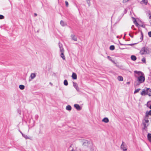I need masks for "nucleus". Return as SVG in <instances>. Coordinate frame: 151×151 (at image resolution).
Here are the masks:
<instances>
[{"instance_id": "obj_1", "label": "nucleus", "mask_w": 151, "mask_h": 151, "mask_svg": "<svg viewBox=\"0 0 151 151\" xmlns=\"http://www.w3.org/2000/svg\"><path fill=\"white\" fill-rule=\"evenodd\" d=\"M134 72V77L136 78L134 85L137 86L144 82L145 80V76L144 73L141 71L135 70Z\"/></svg>"}, {"instance_id": "obj_2", "label": "nucleus", "mask_w": 151, "mask_h": 151, "mask_svg": "<svg viewBox=\"0 0 151 151\" xmlns=\"http://www.w3.org/2000/svg\"><path fill=\"white\" fill-rule=\"evenodd\" d=\"M151 52V49L148 47H144L141 50L140 53L142 55L148 54Z\"/></svg>"}, {"instance_id": "obj_3", "label": "nucleus", "mask_w": 151, "mask_h": 151, "mask_svg": "<svg viewBox=\"0 0 151 151\" xmlns=\"http://www.w3.org/2000/svg\"><path fill=\"white\" fill-rule=\"evenodd\" d=\"M59 46L60 48V50L61 53L60 56L63 60H65V57L64 55V49L63 47V45L59 43Z\"/></svg>"}, {"instance_id": "obj_4", "label": "nucleus", "mask_w": 151, "mask_h": 151, "mask_svg": "<svg viewBox=\"0 0 151 151\" xmlns=\"http://www.w3.org/2000/svg\"><path fill=\"white\" fill-rule=\"evenodd\" d=\"M134 24L137 26H142L143 23L140 19H134L133 21Z\"/></svg>"}, {"instance_id": "obj_5", "label": "nucleus", "mask_w": 151, "mask_h": 151, "mask_svg": "<svg viewBox=\"0 0 151 151\" xmlns=\"http://www.w3.org/2000/svg\"><path fill=\"white\" fill-rule=\"evenodd\" d=\"M121 148L124 151H127V148L125 143L123 142H122V144L121 146Z\"/></svg>"}, {"instance_id": "obj_6", "label": "nucleus", "mask_w": 151, "mask_h": 151, "mask_svg": "<svg viewBox=\"0 0 151 151\" xmlns=\"http://www.w3.org/2000/svg\"><path fill=\"white\" fill-rule=\"evenodd\" d=\"M146 90L147 94L149 96H151V89L150 88H147Z\"/></svg>"}, {"instance_id": "obj_7", "label": "nucleus", "mask_w": 151, "mask_h": 151, "mask_svg": "<svg viewBox=\"0 0 151 151\" xmlns=\"http://www.w3.org/2000/svg\"><path fill=\"white\" fill-rule=\"evenodd\" d=\"M73 86L76 89L77 91H79V89L78 86V85L76 83L73 82Z\"/></svg>"}, {"instance_id": "obj_8", "label": "nucleus", "mask_w": 151, "mask_h": 151, "mask_svg": "<svg viewBox=\"0 0 151 151\" xmlns=\"http://www.w3.org/2000/svg\"><path fill=\"white\" fill-rule=\"evenodd\" d=\"M71 39L74 41H76L77 40V37L73 34H72L71 35Z\"/></svg>"}, {"instance_id": "obj_9", "label": "nucleus", "mask_w": 151, "mask_h": 151, "mask_svg": "<svg viewBox=\"0 0 151 151\" xmlns=\"http://www.w3.org/2000/svg\"><path fill=\"white\" fill-rule=\"evenodd\" d=\"M74 106L78 110H80L81 109V108L78 104H75Z\"/></svg>"}, {"instance_id": "obj_10", "label": "nucleus", "mask_w": 151, "mask_h": 151, "mask_svg": "<svg viewBox=\"0 0 151 151\" xmlns=\"http://www.w3.org/2000/svg\"><path fill=\"white\" fill-rule=\"evenodd\" d=\"M149 115H151V110L149 111H147L145 113V116L146 117H148Z\"/></svg>"}, {"instance_id": "obj_11", "label": "nucleus", "mask_w": 151, "mask_h": 151, "mask_svg": "<svg viewBox=\"0 0 151 151\" xmlns=\"http://www.w3.org/2000/svg\"><path fill=\"white\" fill-rule=\"evenodd\" d=\"M60 24L63 26H64L67 25L66 22H64L63 20H61L60 21Z\"/></svg>"}, {"instance_id": "obj_12", "label": "nucleus", "mask_w": 151, "mask_h": 151, "mask_svg": "<svg viewBox=\"0 0 151 151\" xmlns=\"http://www.w3.org/2000/svg\"><path fill=\"white\" fill-rule=\"evenodd\" d=\"M141 3L144 4L145 5H147L148 3V0H142L141 1Z\"/></svg>"}, {"instance_id": "obj_13", "label": "nucleus", "mask_w": 151, "mask_h": 151, "mask_svg": "<svg viewBox=\"0 0 151 151\" xmlns=\"http://www.w3.org/2000/svg\"><path fill=\"white\" fill-rule=\"evenodd\" d=\"M102 121L105 123H107L109 122V119L105 117L103 119Z\"/></svg>"}, {"instance_id": "obj_14", "label": "nucleus", "mask_w": 151, "mask_h": 151, "mask_svg": "<svg viewBox=\"0 0 151 151\" xmlns=\"http://www.w3.org/2000/svg\"><path fill=\"white\" fill-rule=\"evenodd\" d=\"M141 94L142 96H145L147 94L146 90H143L140 93Z\"/></svg>"}, {"instance_id": "obj_15", "label": "nucleus", "mask_w": 151, "mask_h": 151, "mask_svg": "<svg viewBox=\"0 0 151 151\" xmlns=\"http://www.w3.org/2000/svg\"><path fill=\"white\" fill-rule=\"evenodd\" d=\"M72 77L73 79H76L77 78L76 74L74 73H73L72 76Z\"/></svg>"}, {"instance_id": "obj_16", "label": "nucleus", "mask_w": 151, "mask_h": 151, "mask_svg": "<svg viewBox=\"0 0 151 151\" xmlns=\"http://www.w3.org/2000/svg\"><path fill=\"white\" fill-rule=\"evenodd\" d=\"M147 137L148 140L150 142H151V134L148 133Z\"/></svg>"}, {"instance_id": "obj_17", "label": "nucleus", "mask_w": 151, "mask_h": 151, "mask_svg": "<svg viewBox=\"0 0 151 151\" xmlns=\"http://www.w3.org/2000/svg\"><path fill=\"white\" fill-rule=\"evenodd\" d=\"M143 124L144 126V128L143 129L146 130V128L147 126H148V124H147V123H145V122H144V121L143 122Z\"/></svg>"}, {"instance_id": "obj_18", "label": "nucleus", "mask_w": 151, "mask_h": 151, "mask_svg": "<svg viewBox=\"0 0 151 151\" xmlns=\"http://www.w3.org/2000/svg\"><path fill=\"white\" fill-rule=\"evenodd\" d=\"M71 107L70 106L68 105L67 106L66 108V109L68 111H70L71 109Z\"/></svg>"}, {"instance_id": "obj_19", "label": "nucleus", "mask_w": 151, "mask_h": 151, "mask_svg": "<svg viewBox=\"0 0 151 151\" xmlns=\"http://www.w3.org/2000/svg\"><path fill=\"white\" fill-rule=\"evenodd\" d=\"M131 59L133 61H135L137 59L136 57L135 56L133 55L131 56Z\"/></svg>"}, {"instance_id": "obj_20", "label": "nucleus", "mask_w": 151, "mask_h": 151, "mask_svg": "<svg viewBox=\"0 0 151 151\" xmlns=\"http://www.w3.org/2000/svg\"><path fill=\"white\" fill-rule=\"evenodd\" d=\"M30 77L32 79H33L36 77V75L35 73H32L31 74Z\"/></svg>"}, {"instance_id": "obj_21", "label": "nucleus", "mask_w": 151, "mask_h": 151, "mask_svg": "<svg viewBox=\"0 0 151 151\" xmlns=\"http://www.w3.org/2000/svg\"><path fill=\"white\" fill-rule=\"evenodd\" d=\"M118 80L120 81H122L123 80V78L122 76H118L117 77Z\"/></svg>"}, {"instance_id": "obj_22", "label": "nucleus", "mask_w": 151, "mask_h": 151, "mask_svg": "<svg viewBox=\"0 0 151 151\" xmlns=\"http://www.w3.org/2000/svg\"><path fill=\"white\" fill-rule=\"evenodd\" d=\"M148 117H146L145 116V119L144 120V122L145 123H147V124H148V122H149V120H148Z\"/></svg>"}, {"instance_id": "obj_23", "label": "nucleus", "mask_w": 151, "mask_h": 151, "mask_svg": "<svg viewBox=\"0 0 151 151\" xmlns=\"http://www.w3.org/2000/svg\"><path fill=\"white\" fill-rule=\"evenodd\" d=\"M147 15L148 16L149 19H151V13L150 11H149L147 14Z\"/></svg>"}, {"instance_id": "obj_24", "label": "nucleus", "mask_w": 151, "mask_h": 151, "mask_svg": "<svg viewBox=\"0 0 151 151\" xmlns=\"http://www.w3.org/2000/svg\"><path fill=\"white\" fill-rule=\"evenodd\" d=\"M24 88V86L23 85H21L19 86V88L21 90H23Z\"/></svg>"}, {"instance_id": "obj_25", "label": "nucleus", "mask_w": 151, "mask_h": 151, "mask_svg": "<svg viewBox=\"0 0 151 151\" xmlns=\"http://www.w3.org/2000/svg\"><path fill=\"white\" fill-rule=\"evenodd\" d=\"M107 58L111 62H112V63H114L115 62L112 60L111 57L110 56H108L107 57Z\"/></svg>"}, {"instance_id": "obj_26", "label": "nucleus", "mask_w": 151, "mask_h": 151, "mask_svg": "<svg viewBox=\"0 0 151 151\" xmlns=\"http://www.w3.org/2000/svg\"><path fill=\"white\" fill-rule=\"evenodd\" d=\"M22 136L26 139H30L27 135H26L24 134H22Z\"/></svg>"}, {"instance_id": "obj_27", "label": "nucleus", "mask_w": 151, "mask_h": 151, "mask_svg": "<svg viewBox=\"0 0 151 151\" xmlns=\"http://www.w3.org/2000/svg\"><path fill=\"white\" fill-rule=\"evenodd\" d=\"M109 48H110V49L111 50H113L115 49L114 46V45H111L110 47Z\"/></svg>"}, {"instance_id": "obj_28", "label": "nucleus", "mask_w": 151, "mask_h": 151, "mask_svg": "<svg viewBox=\"0 0 151 151\" xmlns=\"http://www.w3.org/2000/svg\"><path fill=\"white\" fill-rule=\"evenodd\" d=\"M64 84L65 86H67L68 85V82L66 80H65L64 81Z\"/></svg>"}, {"instance_id": "obj_29", "label": "nucleus", "mask_w": 151, "mask_h": 151, "mask_svg": "<svg viewBox=\"0 0 151 151\" xmlns=\"http://www.w3.org/2000/svg\"><path fill=\"white\" fill-rule=\"evenodd\" d=\"M140 90V88H138L136 89V90H135V91H134V93H136L138 92Z\"/></svg>"}, {"instance_id": "obj_30", "label": "nucleus", "mask_w": 151, "mask_h": 151, "mask_svg": "<svg viewBox=\"0 0 151 151\" xmlns=\"http://www.w3.org/2000/svg\"><path fill=\"white\" fill-rule=\"evenodd\" d=\"M86 2L88 4V6H90V0H86Z\"/></svg>"}, {"instance_id": "obj_31", "label": "nucleus", "mask_w": 151, "mask_h": 151, "mask_svg": "<svg viewBox=\"0 0 151 151\" xmlns=\"http://www.w3.org/2000/svg\"><path fill=\"white\" fill-rule=\"evenodd\" d=\"M142 61L144 63H146V60H145V58H142Z\"/></svg>"}, {"instance_id": "obj_32", "label": "nucleus", "mask_w": 151, "mask_h": 151, "mask_svg": "<svg viewBox=\"0 0 151 151\" xmlns=\"http://www.w3.org/2000/svg\"><path fill=\"white\" fill-rule=\"evenodd\" d=\"M141 37L140 38V39H142V40L143 39V33L142 32H141Z\"/></svg>"}, {"instance_id": "obj_33", "label": "nucleus", "mask_w": 151, "mask_h": 151, "mask_svg": "<svg viewBox=\"0 0 151 151\" xmlns=\"http://www.w3.org/2000/svg\"><path fill=\"white\" fill-rule=\"evenodd\" d=\"M66 6L68 7V3L67 1H65Z\"/></svg>"}, {"instance_id": "obj_34", "label": "nucleus", "mask_w": 151, "mask_h": 151, "mask_svg": "<svg viewBox=\"0 0 151 151\" xmlns=\"http://www.w3.org/2000/svg\"><path fill=\"white\" fill-rule=\"evenodd\" d=\"M4 18V16L2 15H0V19H3Z\"/></svg>"}, {"instance_id": "obj_35", "label": "nucleus", "mask_w": 151, "mask_h": 151, "mask_svg": "<svg viewBox=\"0 0 151 151\" xmlns=\"http://www.w3.org/2000/svg\"><path fill=\"white\" fill-rule=\"evenodd\" d=\"M148 35L149 37H151V31L149 32H148Z\"/></svg>"}, {"instance_id": "obj_36", "label": "nucleus", "mask_w": 151, "mask_h": 151, "mask_svg": "<svg viewBox=\"0 0 151 151\" xmlns=\"http://www.w3.org/2000/svg\"><path fill=\"white\" fill-rule=\"evenodd\" d=\"M129 0H123V3H126Z\"/></svg>"}, {"instance_id": "obj_37", "label": "nucleus", "mask_w": 151, "mask_h": 151, "mask_svg": "<svg viewBox=\"0 0 151 151\" xmlns=\"http://www.w3.org/2000/svg\"><path fill=\"white\" fill-rule=\"evenodd\" d=\"M129 35L132 37L133 38V35H131L130 34H129Z\"/></svg>"}, {"instance_id": "obj_38", "label": "nucleus", "mask_w": 151, "mask_h": 151, "mask_svg": "<svg viewBox=\"0 0 151 151\" xmlns=\"http://www.w3.org/2000/svg\"><path fill=\"white\" fill-rule=\"evenodd\" d=\"M127 10L126 9H125L124 10V13L126 14L127 13Z\"/></svg>"}, {"instance_id": "obj_39", "label": "nucleus", "mask_w": 151, "mask_h": 151, "mask_svg": "<svg viewBox=\"0 0 151 151\" xmlns=\"http://www.w3.org/2000/svg\"><path fill=\"white\" fill-rule=\"evenodd\" d=\"M147 106L148 107H149L150 109H151V104L150 105V106H149V105L147 104Z\"/></svg>"}, {"instance_id": "obj_40", "label": "nucleus", "mask_w": 151, "mask_h": 151, "mask_svg": "<svg viewBox=\"0 0 151 151\" xmlns=\"http://www.w3.org/2000/svg\"><path fill=\"white\" fill-rule=\"evenodd\" d=\"M34 15V16L35 17L37 15V14H36V13H35Z\"/></svg>"}, {"instance_id": "obj_41", "label": "nucleus", "mask_w": 151, "mask_h": 151, "mask_svg": "<svg viewBox=\"0 0 151 151\" xmlns=\"http://www.w3.org/2000/svg\"><path fill=\"white\" fill-rule=\"evenodd\" d=\"M132 19H138V18H134L133 17H132Z\"/></svg>"}, {"instance_id": "obj_42", "label": "nucleus", "mask_w": 151, "mask_h": 151, "mask_svg": "<svg viewBox=\"0 0 151 151\" xmlns=\"http://www.w3.org/2000/svg\"><path fill=\"white\" fill-rule=\"evenodd\" d=\"M134 44H128V45H134Z\"/></svg>"}, {"instance_id": "obj_43", "label": "nucleus", "mask_w": 151, "mask_h": 151, "mask_svg": "<svg viewBox=\"0 0 151 151\" xmlns=\"http://www.w3.org/2000/svg\"><path fill=\"white\" fill-rule=\"evenodd\" d=\"M49 83L51 85H52V84L51 82H50Z\"/></svg>"}, {"instance_id": "obj_44", "label": "nucleus", "mask_w": 151, "mask_h": 151, "mask_svg": "<svg viewBox=\"0 0 151 151\" xmlns=\"http://www.w3.org/2000/svg\"><path fill=\"white\" fill-rule=\"evenodd\" d=\"M127 84H129L130 83V82H127Z\"/></svg>"}, {"instance_id": "obj_45", "label": "nucleus", "mask_w": 151, "mask_h": 151, "mask_svg": "<svg viewBox=\"0 0 151 151\" xmlns=\"http://www.w3.org/2000/svg\"><path fill=\"white\" fill-rule=\"evenodd\" d=\"M19 132L21 133L22 134H22H23L22 132H21L20 131H19Z\"/></svg>"}, {"instance_id": "obj_46", "label": "nucleus", "mask_w": 151, "mask_h": 151, "mask_svg": "<svg viewBox=\"0 0 151 151\" xmlns=\"http://www.w3.org/2000/svg\"><path fill=\"white\" fill-rule=\"evenodd\" d=\"M134 27V25H132V27Z\"/></svg>"}, {"instance_id": "obj_47", "label": "nucleus", "mask_w": 151, "mask_h": 151, "mask_svg": "<svg viewBox=\"0 0 151 151\" xmlns=\"http://www.w3.org/2000/svg\"><path fill=\"white\" fill-rule=\"evenodd\" d=\"M73 150H72L71 151H73Z\"/></svg>"}]
</instances>
